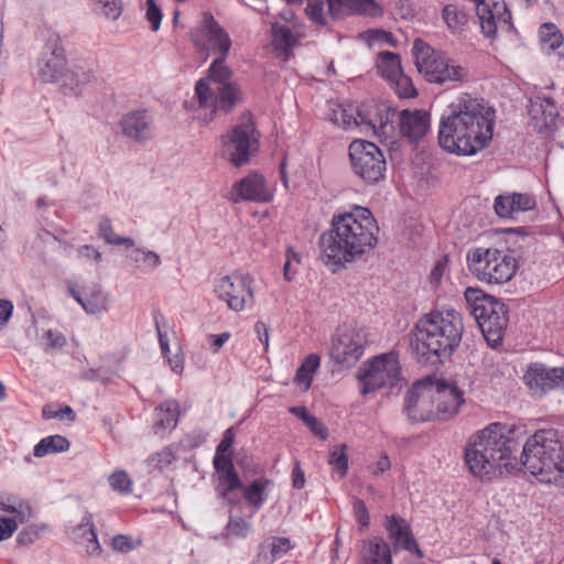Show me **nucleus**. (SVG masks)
I'll return each instance as SVG.
<instances>
[{
  "label": "nucleus",
  "mask_w": 564,
  "mask_h": 564,
  "mask_svg": "<svg viewBox=\"0 0 564 564\" xmlns=\"http://www.w3.org/2000/svg\"><path fill=\"white\" fill-rule=\"evenodd\" d=\"M520 429L491 423L473 434L465 448L468 470L480 479L511 474L520 465L543 484H558L564 478V448L555 430H540L522 446L520 460L514 455L520 445Z\"/></svg>",
  "instance_id": "obj_1"
},
{
  "label": "nucleus",
  "mask_w": 564,
  "mask_h": 564,
  "mask_svg": "<svg viewBox=\"0 0 564 564\" xmlns=\"http://www.w3.org/2000/svg\"><path fill=\"white\" fill-rule=\"evenodd\" d=\"M495 110L481 98L470 94L459 95L442 115L438 126V144L459 156L475 155L492 139Z\"/></svg>",
  "instance_id": "obj_2"
},
{
  "label": "nucleus",
  "mask_w": 564,
  "mask_h": 564,
  "mask_svg": "<svg viewBox=\"0 0 564 564\" xmlns=\"http://www.w3.org/2000/svg\"><path fill=\"white\" fill-rule=\"evenodd\" d=\"M378 231L367 208L356 206L351 212L335 214L330 229L318 239L319 259L332 272H337L373 249Z\"/></svg>",
  "instance_id": "obj_3"
},
{
  "label": "nucleus",
  "mask_w": 564,
  "mask_h": 564,
  "mask_svg": "<svg viewBox=\"0 0 564 564\" xmlns=\"http://www.w3.org/2000/svg\"><path fill=\"white\" fill-rule=\"evenodd\" d=\"M463 333V317L457 311L434 310L417 319L410 333V347L417 362L436 366L453 355Z\"/></svg>",
  "instance_id": "obj_4"
},
{
  "label": "nucleus",
  "mask_w": 564,
  "mask_h": 564,
  "mask_svg": "<svg viewBox=\"0 0 564 564\" xmlns=\"http://www.w3.org/2000/svg\"><path fill=\"white\" fill-rule=\"evenodd\" d=\"M465 300L481 333L491 347L501 344L508 327V307L478 289L467 288Z\"/></svg>",
  "instance_id": "obj_5"
},
{
  "label": "nucleus",
  "mask_w": 564,
  "mask_h": 564,
  "mask_svg": "<svg viewBox=\"0 0 564 564\" xmlns=\"http://www.w3.org/2000/svg\"><path fill=\"white\" fill-rule=\"evenodd\" d=\"M412 53L419 73L430 83H463L468 76L465 67L454 64L421 39L414 41Z\"/></svg>",
  "instance_id": "obj_6"
},
{
  "label": "nucleus",
  "mask_w": 564,
  "mask_h": 564,
  "mask_svg": "<svg viewBox=\"0 0 564 564\" xmlns=\"http://www.w3.org/2000/svg\"><path fill=\"white\" fill-rule=\"evenodd\" d=\"M468 269L476 278L488 284H502L517 271L516 259L496 248H474L467 253Z\"/></svg>",
  "instance_id": "obj_7"
},
{
  "label": "nucleus",
  "mask_w": 564,
  "mask_h": 564,
  "mask_svg": "<svg viewBox=\"0 0 564 564\" xmlns=\"http://www.w3.org/2000/svg\"><path fill=\"white\" fill-rule=\"evenodd\" d=\"M348 150L351 171L364 184L376 185L384 180L387 161L378 145L366 140H354Z\"/></svg>",
  "instance_id": "obj_8"
},
{
  "label": "nucleus",
  "mask_w": 564,
  "mask_h": 564,
  "mask_svg": "<svg viewBox=\"0 0 564 564\" xmlns=\"http://www.w3.org/2000/svg\"><path fill=\"white\" fill-rule=\"evenodd\" d=\"M195 96L199 108L208 111V115L204 117L206 122L212 121L217 111L228 113L243 100L242 90L238 83L207 87L206 83L197 82Z\"/></svg>",
  "instance_id": "obj_9"
},
{
  "label": "nucleus",
  "mask_w": 564,
  "mask_h": 564,
  "mask_svg": "<svg viewBox=\"0 0 564 564\" xmlns=\"http://www.w3.org/2000/svg\"><path fill=\"white\" fill-rule=\"evenodd\" d=\"M401 376V366L398 354L394 351L375 357L365 364L358 375L362 394H368L384 386H393Z\"/></svg>",
  "instance_id": "obj_10"
},
{
  "label": "nucleus",
  "mask_w": 564,
  "mask_h": 564,
  "mask_svg": "<svg viewBox=\"0 0 564 564\" xmlns=\"http://www.w3.org/2000/svg\"><path fill=\"white\" fill-rule=\"evenodd\" d=\"M253 282V278L248 273H231L215 282L214 292L229 310L241 312L254 303Z\"/></svg>",
  "instance_id": "obj_11"
},
{
  "label": "nucleus",
  "mask_w": 564,
  "mask_h": 564,
  "mask_svg": "<svg viewBox=\"0 0 564 564\" xmlns=\"http://www.w3.org/2000/svg\"><path fill=\"white\" fill-rule=\"evenodd\" d=\"M223 147L224 155L235 166H241L249 161L251 153L258 149V138L250 113L228 135L223 137Z\"/></svg>",
  "instance_id": "obj_12"
},
{
  "label": "nucleus",
  "mask_w": 564,
  "mask_h": 564,
  "mask_svg": "<svg viewBox=\"0 0 564 564\" xmlns=\"http://www.w3.org/2000/svg\"><path fill=\"white\" fill-rule=\"evenodd\" d=\"M67 66L65 48L61 36L51 32L36 62V78L44 83H56L63 78Z\"/></svg>",
  "instance_id": "obj_13"
},
{
  "label": "nucleus",
  "mask_w": 564,
  "mask_h": 564,
  "mask_svg": "<svg viewBox=\"0 0 564 564\" xmlns=\"http://www.w3.org/2000/svg\"><path fill=\"white\" fill-rule=\"evenodd\" d=\"M522 380L534 397H543L554 390L564 391V367H547L542 362H531Z\"/></svg>",
  "instance_id": "obj_14"
},
{
  "label": "nucleus",
  "mask_w": 564,
  "mask_h": 564,
  "mask_svg": "<svg viewBox=\"0 0 564 564\" xmlns=\"http://www.w3.org/2000/svg\"><path fill=\"white\" fill-rule=\"evenodd\" d=\"M404 412L412 422L436 420L431 378L416 381L405 393Z\"/></svg>",
  "instance_id": "obj_15"
},
{
  "label": "nucleus",
  "mask_w": 564,
  "mask_h": 564,
  "mask_svg": "<svg viewBox=\"0 0 564 564\" xmlns=\"http://www.w3.org/2000/svg\"><path fill=\"white\" fill-rule=\"evenodd\" d=\"M366 344L367 338L362 329L346 328L339 330L333 337L330 356L338 364L352 366L364 355Z\"/></svg>",
  "instance_id": "obj_16"
},
{
  "label": "nucleus",
  "mask_w": 564,
  "mask_h": 564,
  "mask_svg": "<svg viewBox=\"0 0 564 564\" xmlns=\"http://www.w3.org/2000/svg\"><path fill=\"white\" fill-rule=\"evenodd\" d=\"M436 420L446 421L455 416L464 404V392L455 384L431 379Z\"/></svg>",
  "instance_id": "obj_17"
},
{
  "label": "nucleus",
  "mask_w": 564,
  "mask_h": 564,
  "mask_svg": "<svg viewBox=\"0 0 564 564\" xmlns=\"http://www.w3.org/2000/svg\"><path fill=\"white\" fill-rule=\"evenodd\" d=\"M200 33L207 39L210 48L220 55H227L231 41L228 33L219 25L212 13H204L203 23L199 30L192 33V40L197 47H205L204 42L198 37Z\"/></svg>",
  "instance_id": "obj_18"
},
{
  "label": "nucleus",
  "mask_w": 564,
  "mask_h": 564,
  "mask_svg": "<svg viewBox=\"0 0 564 564\" xmlns=\"http://www.w3.org/2000/svg\"><path fill=\"white\" fill-rule=\"evenodd\" d=\"M528 111L533 128L538 132L553 130L560 116L555 101L545 95L532 97L529 100Z\"/></svg>",
  "instance_id": "obj_19"
},
{
  "label": "nucleus",
  "mask_w": 564,
  "mask_h": 564,
  "mask_svg": "<svg viewBox=\"0 0 564 564\" xmlns=\"http://www.w3.org/2000/svg\"><path fill=\"white\" fill-rule=\"evenodd\" d=\"M124 137L142 143L154 137V124L151 116L144 109L126 113L120 120Z\"/></svg>",
  "instance_id": "obj_20"
},
{
  "label": "nucleus",
  "mask_w": 564,
  "mask_h": 564,
  "mask_svg": "<svg viewBox=\"0 0 564 564\" xmlns=\"http://www.w3.org/2000/svg\"><path fill=\"white\" fill-rule=\"evenodd\" d=\"M230 199L234 203L240 200L268 202L271 199V195L265 191L263 177L254 173L235 184L230 192Z\"/></svg>",
  "instance_id": "obj_21"
},
{
  "label": "nucleus",
  "mask_w": 564,
  "mask_h": 564,
  "mask_svg": "<svg viewBox=\"0 0 564 564\" xmlns=\"http://www.w3.org/2000/svg\"><path fill=\"white\" fill-rule=\"evenodd\" d=\"M400 132L411 142H416L425 135L430 128V116L422 110H402L399 113Z\"/></svg>",
  "instance_id": "obj_22"
},
{
  "label": "nucleus",
  "mask_w": 564,
  "mask_h": 564,
  "mask_svg": "<svg viewBox=\"0 0 564 564\" xmlns=\"http://www.w3.org/2000/svg\"><path fill=\"white\" fill-rule=\"evenodd\" d=\"M387 531L389 538L393 541L394 546L402 547L410 552H415L419 557L423 556L422 551L417 546L410 524L400 517L391 516L388 518Z\"/></svg>",
  "instance_id": "obj_23"
},
{
  "label": "nucleus",
  "mask_w": 564,
  "mask_h": 564,
  "mask_svg": "<svg viewBox=\"0 0 564 564\" xmlns=\"http://www.w3.org/2000/svg\"><path fill=\"white\" fill-rule=\"evenodd\" d=\"M68 291L75 301L80 304V306L88 314H96L105 311L108 306V297L101 290L99 284H93L85 289L84 294H82L73 283H68Z\"/></svg>",
  "instance_id": "obj_24"
},
{
  "label": "nucleus",
  "mask_w": 564,
  "mask_h": 564,
  "mask_svg": "<svg viewBox=\"0 0 564 564\" xmlns=\"http://www.w3.org/2000/svg\"><path fill=\"white\" fill-rule=\"evenodd\" d=\"M218 477L217 490L221 498H227L235 490L242 488V482L235 469L232 459L213 462Z\"/></svg>",
  "instance_id": "obj_25"
},
{
  "label": "nucleus",
  "mask_w": 564,
  "mask_h": 564,
  "mask_svg": "<svg viewBox=\"0 0 564 564\" xmlns=\"http://www.w3.org/2000/svg\"><path fill=\"white\" fill-rule=\"evenodd\" d=\"M297 44L299 39L288 25L279 22L271 24V45L278 56H282L284 61H288Z\"/></svg>",
  "instance_id": "obj_26"
},
{
  "label": "nucleus",
  "mask_w": 564,
  "mask_h": 564,
  "mask_svg": "<svg viewBox=\"0 0 564 564\" xmlns=\"http://www.w3.org/2000/svg\"><path fill=\"white\" fill-rule=\"evenodd\" d=\"M154 414L153 430L155 434L172 431L176 427L180 419V403L176 400H165L154 409Z\"/></svg>",
  "instance_id": "obj_27"
},
{
  "label": "nucleus",
  "mask_w": 564,
  "mask_h": 564,
  "mask_svg": "<svg viewBox=\"0 0 564 564\" xmlns=\"http://www.w3.org/2000/svg\"><path fill=\"white\" fill-rule=\"evenodd\" d=\"M292 549L288 538L271 536L264 540L258 547L257 564H272Z\"/></svg>",
  "instance_id": "obj_28"
},
{
  "label": "nucleus",
  "mask_w": 564,
  "mask_h": 564,
  "mask_svg": "<svg viewBox=\"0 0 564 564\" xmlns=\"http://www.w3.org/2000/svg\"><path fill=\"white\" fill-rule=\"evenodd\" d=\"M360 557L362 564H392L390 546L380 538L364 541Z\"/></svg>",
  "instance_id": "obj_29"
},
{
  "label": "nucleus",
  "mask_w": 564,
  "mask_h": 564,
  "mask_svg": "<svg viewBox=\"0 0 564 564\" xmlns=\"http://www.w3.org/2000/svg\"><path fill=\"white\" fill-rule=\"evenodd\" d=\"M395 115V111H391L387 106H382L381 108H376V112H367L364 113L361 111L358 112V118L361 119V123L369 127L376 134H388L393 130L392 118Z\"/></svg>",
  "instance_id": "obj_30"
},
{
  "label": "nucleus",
  "mask_w": 564,
  "mask_h": 564,
  "mask_svg": "<svg viewBox=\"0 0 564 564\" xmlns=\"http://www.w3.org/2000/svg\"><path fill=\"white\" fill-rule=\"evenodd\" d=\"M272 486V481L267 477H258L248 486L242 485L243 499L254 511H258L267 500V491Z\"/></svg>",
  "instance_id": "obj_31"
},
{
  "label": "nucleus",
  "mask_w": 564,
  "mask_h": 564,
  "mask_svg": "<svg viewBox=\"0 0 564 564\" xmlns=\"http://www.w3.org/2000/svg\"><path fill=\"white\" fill-rule=\"evenodd\" d=\"M442 19L452 34L464 31L468 23L469 14L458 3H448L442 9Z\"/></svg>",
  "instance_id": "obj_32"
},
{
  "label": "nucleus",
  "mask_w": 564,
  "mask_h": 564,
  "mask_svg": "<svg viewBox=\"0 0 564 564\" xmlns=\"http://www.w3.org/2000/svg\"><path fill=\"white\" fill-rule=\"evenodd\" d=\"M377 68L379 74L390 83L403 73L400 55L389 51L378 54Z\"/></svg>",
  "instance_id": "obj_33"
},
{
  "label": "nucleus",
  "mask_w": 564,
  "mask_h": 564,
  "mask_svg": "<svg viewBox=\"0 0 564 564\" xmlns=\"http://www.w3.org/2000/svg\"><path fill=\"white\" fill-rule=\"evenodd\" d=\"M225 58L226 55L217 57L209 67L208 77L202 78L198 82L206 83L207 87L235 83L232 80V70L226 65Z\"/></svg>",
  "instance_id": "obj_34"
},
{
  "label": "nucleus",
  "mask_w": 564,
  "mask_h": 564,
  "mask_svg": "<svg viewBox=\"0 0 564 564\" xmlns=\"http://www.w3.org/2000/svg\"><path fill=\"white\" fill-rule=\"evenodd\" d=\"M63 82V88L65 89V94L70 93L76 96L80 95L85 87L95 80V75L93 72H85L83 69H73L69 72H65Z\"/></svg>",
  "instance_id": "obj_35"
},
{
  "label": "nucleus",
  "mask_w": 564,
  "mask_h": 564,
  "mask_svg": "<svg viewBox=\"0 0 564 564\" xmlns=\"http://www.w3.org/2000/svg\"><path fill=\"white\" fill-rule=\"evenodd\" d=\"M69 441L59 434L51 435L42 438L33 449L35 457H44L50 454L63 453L68 451Z\"/></svg>",
  "instance_id": "obj_36"
},
{
  "label": "nucleus",
  "mask_w": 564,
  "mask_h": 564,
  "mask_svg": "<svg viewBox=\"0 0 564 564\" xmlns=\"http://www.w3.org/2000/svg\"><path fill=\"white\" fill-rule=\"evenodd\" d=\"M319 357L315 354L308 355L295 373V381L299 384H303L304 389L307 390L313 381V373L319 366Z\"/></svg>",
  "instance_id": "obj_37"
},
{
  "label": "nucleus",
  "mask_w": 564,
  "mask_h": 564,
  "mask_svg": "<svg viewBox=\"0 0 564 564\" xmlns=\"http://www.w3.org/2000/svg\"><path fill=\"white\" fill-rule=\"evenodd\" d=\"M540 41L551 51L557 50L563 44V34L554 23H543L539 29Z\"/></svg>",
  "instance_id": "obj_38"
},
{
  "label": "nucleus",
  "mask_w": 564,
  "mask_h": 564,
  "mask_svg": "<svg viewBox=\"0 0 564 564\" xmlns=\"http://www.w3.org/2000/svg\"><path fill=\"white\" fill-rule=\"evenodd\" d=\"M99 235L109 245H124L127 247H133L134 245L131 238L120 237L116 235L111 225V220L109 218H104L99 223Z\"/></svg>",
  "instance_id": "obj_39"
},
{
  "label": "nucleus",
  "mask_w": 564,
  "mask_h": 564,
  "mask_svg": "<svg viewBox=\"0 0 564 564\" xmlns=\"http://www.w3.org/2000/svg\"><path fill=\"white\" fill-rule=\"evenodd\" d=\"M350 14L357 13L367 17H380L383 10L376 0H349Z\"/></svg>",
  "instance_id": "obj_40"
},
{
  "label": "nucleus",
  "mask_w": 564,
  "mask_h": 564,
  "mask_svg": "<svg viewBox=\"0 0 564 564\" xmlns=\"http://www.w3.org/2000/svg\"><path fill=\"white\" fill-rule=\"evenodd\" d=\"M226 536L245 539L251 531V524L239 516H229V521L225 528Z\"/></svg>",
  "instance_id": "obj_41"
},
{
  "label": "nucleus",
  "mask_w": 564,
  "mask_h": 564,
  "mask_svg": "<svg viewBox=\"0 0 564 564\" xmlns=\"http://www.w3.org/2000/svg\"><path fill=\"white\" fill-rule=\"evenodd\" d=\"M235 430L229 427L224 432L220 443L216 447V453L213 462H221L223 459H232L231 446L235 441Z\"/></svg>",
  "instance_id": "obj_42"
},
{
  "label": "nucleus",
  "mask_w": 564,
  "mask_h": 564,
  "mask_svg": "<svg viewBox=\"0 0 564 564\" xmlns=\"http://www.w3.org/2000/svg\"><path fill=\"white\" fill-rule=\"evenodd\" d=\"M346 445L340 444L336 446L329 455L328 463L333 466V468L343 478L346 476L348 470V456L345 453Z\"/></svg>",
  "instance_id": "obj_43"
},
{
  "label": "nucleus",
  "mask_w": 564,
  "mask_h": 564,
  "mask_svg": "<svg viewBox=\"0 0 564 564\" xmlns=\"http://www.w3.org/2000/svg\"><path fill=\"white\" fill-rule=\"evenodd\" d=\"M175 460V455L170 447H164L160 452L151 455L147 459V465L151 469L162 470Z\"/></svg>",
  "instance_id": "obj_44"
},
{
  "label": "nucleus",
  "mask_w": 564,
  "mask_h": 564,
  "mask_svg": "<svg viewBox=\"0 0 564 564\" xmlns=\"http://www.w3.org/2000/svg\"><path fill=\"white\" fill-rule=\"evenodd\" d=\"M305 13L313 23L319 26H325L328 23L324 12V0H307Z\"/></svg>",
  "instance_id": "obj_45"
},
{
  "label": "nucleus",
  "mask_w": 564,
  "mask_h": 564,
  "mask_svg": "<svg viewBox=\"0 0 564 564\" xmlns=\"http://www.w3.org/2000/svg\"><path fill=\"white\" fill-rule=\"evenodd\" d=\"M108 481L115 491L122 495H128L132 491V480L124 470H116L109 476Z\"/></svg>",
  "instance_id": "obj_46"
},
{
  "label": "nucleus",
  "mask_w": 564,
  "mask_h": 564,
  "mask_svg": "<svg viewBox=\"0 0 564 564\" xmlns=\"http://www.w3.org/2000/svg\"><path fill=\"white\" fill-rule=\"evenodd\" d=\"M135 264L142 263L145 268L155 269L161 264L160 256L154 251L134 249L130 254Z\"/></svg>",
  "instance_id": "obj_47"
},
{
  "label": "nucleus",
  "mask_w": 564,
  "mask_h": 564,
  "mask_svg": "<svg viewBox=\"0 0 564 564\" xmlns=\"http://www.w3.org/2000/svg\"><path fill=\"white\" fill-rule=\"evenodd\" d=\"M511 204L513 205V213L532 210L536 206L533 196L521 193L508 194Z\"/></svg>",
  "instance_id": "obj_48"
},
{
  "label": "nucleus",
  "mask_w": 564,
  "mask_h": 564,
  "mask_svg": "<svg viewBox=\"0 0 564 564\" xmlns=\"http://www.w3.org/2000/svg\"><path fill=\"white\" fill-rule=\"evenodd\" d=\"M46 527L45 525H28L25 527L24 529H22L18 536H17V542L18 544L20 545H24V546H28V545H31L33 544L35 541H37L41 536V533L43 530H45Z\"/></svg>",
  "instance_id": "obj_49"
},
{
  "label": "nucleus",
  "mask_w": 564,
  "mask_h": 564,
  "mask_svg": "<svg viewBox=\"0 0 564 564\" xmlns=\"http://www.w3.org/2000/svg\"><path fill=\"white\" fill-rule=\"evenodd\" d=\"M301 263V256L293 248H288L286 260L283 267V274L286 281H292L296 273L297 267Z\"/></svg>",
  "instance_id": "obj_50"
},
{
  "label": "nucleus",
  "mask_w": 564,
  "mask_h": 564,
  "mask_svg": "<svg viewBox=\"0 0 564 564\" xmlns=\"http://www.w3.org/2000/svg\"><path fill=\"white\" fill-rule=\"evenodd\" d=\"M391 84L394 85L395 93L401 98H411L416 96V90L412 84L411 78L405 76L403 73Z\"/></svg>",
  "instance_id": "obj_51"
},
{
  "label": "nucleus",
  "mask_w": 564,
  "mask_h": 564,
  "mask_svg": "<svg viewBox=\"0 0 564 564\" xmlns=\"http://www.w3.org/2000/svg\"><path fill=\"white\" fill-rule=\"evenodd\" d=\"M332 119L336 124L341 126L344 129H348L351 126L362 124L360 118H355L351 113H348V111L343 107L334 109Z\"/></svg>",
  "instance_id": "obj_52"
},
{
  "label": "nucleus",
  "mask_w": 564,
  "mask_h": 564,
  "mask_svg": "<svg viewBox=\"0 0 564 564\" xmlns=\"http://www.w3.org/2000/svg\"><path fill=\"white\" fill-rule=\"evenodd\" d=\"M42 415L46 420L58 419L64 420L65 417L68 421L74 422L76 419V414L74 410L69 405H65L59 410H54L51 405H45L42 410Z\"/></svg>",
  "instance_id": "obj_53"
},
{
  "label": "nucleus",
  "mask_w": 564,
  "mask_h": 564,
  "mask_svg": "<svg viewBox=\"0 0 564 564\" xmlns=\"http://www.w3.org/2000/svg\"><path fill=\"white\" fill-rule=\"evenodd\" d=\"M513 205L511 204L508 194L498 195L495 198L494 208L499 217L510 218L513 217Z\"/></svg>",
  "instance_id": "obj_54"
},
{
  "label": "nucleus",
  "mask_w": 564,
  "mask_h": 564,
  "mask_svg": "<svg viewBox=\"0 0 564 564\" xmlns=\"http://www.w3.org/2000/svg\"><path fill=\"white\" fill-rule=\"evenodd\" d=\"M147 20L151 24L152 31H158L162 21V11L158 7L155 0H147Z\"/></svg>",
  "instance_id": "obj_55"
},
{
  "label": "nucleus",
  "mask_w": 564,
  "mask_h": 564,
  "mask_svg": "<svg viewBox=\"0 0 564 564\" xmlns=\"http://www.w3.org/2000/svg\"><path fill=\"white\" fill-rule=\"evenodd\" d=\"M328 14L333 19H339L350 14L349 0H327Z\"/></svg>",
  "instance_id": "obj_56"
},
{
  "label": "nucleus",
  "mask_w": 564,
  "mask_h": 564,
  "mask_svg": "<svg viewBox=\"0 0 564 564\" xmlns=\"http://www.w3.org/2000/svg\"><path fill=\"white\" fill-rule=\"evenodd\" d=\"M98 3L102 6L104 14L111 19L117 20L122 12V1L121 0H98Z\"/></svg>",
  "instance_id": "obj_57"
},
{
  "label": "nucleus",
  "mask_w": 564,
  "mask_h": 564,
  "mask_svg": "<svg viewBox=\"0 0 564 564\" xmlns=\"http://www.w3.org/2000/svg\"><path fill=\"white\" fill-rule=\"evenodd\" d=\"M448 264V256H443L433 268L431 275H430V282L433 286H438V284L442 281V278L444 275V272L447 269Z\"/></svg>",
  "instance_id": "obj_58"
},
{
  "label": "nucleus",
  "mask_w": 564,
  "mask_h": 564,
  "mask_svg": "<svg viewBox=\"0 0 564 564\" xmlns=\"http://www.w3.org/2000/svg\"><path fill=\"white\" fill-rule=\"evenodd\" d=\"M0 510L10 513H17V517L21 523L25 522L31 517V508L24 503H20L18 508L6 503H0Z\"/></svg>",
  "instance_id": "obj_59"
},
{
  "label": "nucleus",
  "mask_w": 564,
  "mask_h": 564,
  "mask_svg": "<svg viewBox=\"0 0 564 564\" xmlns=\"http://www.w3.org/2000/svg\"><path fill=\"white\" fill-rule=\"evenodd\" d=\"M18 529V522L12 518H0V541L8 540Z\"/></svg>",
  "instance_id": "obj_60"
},
{
  "label": "nucleus",
  "mask_w": 564,
  "mask_h": 564,
  "mask_svg": "<svg viewBox=\"0 0 564 564\" xmlns=\"http://www.w3.org/2000/svg\"><path fill=\"white\" fill-rule=\"evenodd\" d=\"M354 512H355L357 522L361 527H367L369 524V519H370L369 513H368L367 507L362 500H360V499L355 500Z\"/></svg>",
  "instance_id": "obj_61"
},
{
  "label": "nucleus",
  "mask_w": 564,
  "mask_h": 564,
  "mask_svg": "<svg viewBox=\"0 0 564 564\" xmlns=\"http://www.w3.org/2000/svg\"><path fill=\"white\" fill-rule=\"evenodd\" d=\"M87 532V545L86 552L89 555H99L101 553V546L97 539V533L95 529H85Z\"/></svg>",
  "instance_id": "obj_62"
},
{
  "label": "nucleus",
  "mask_w": 564,
  "mask_h": 564,
  "mask_svg": "<svg viewBox=\"0 0 564 564\" xmlns=\"http://www.w3.org/2000/svg\"><path fill=\"white\" fill-rule=\"evenodd\" d=\"M111 546L119 552H129L133 549L132 541L129 536L117 534L111 540Z\"/></svg>",
  "instance_id": "obj_63"
},
{
  "label": "nucleus",
  "mask_w": 564,
  "mask_h": 564,
  "mask_svg": "<svg viewBox=\"0 0 564 564\" xmlns=\"http://www.w3.org/2000/svg\"><path fill=\"white\" fill-rule=\"evenodd\" d=\"M306 426L310 427L311 432L318 436L321 440H326L328 437V430L323 422H321L314 415L307 422Z\"/></svg>",
  "instance_id": "obj_64"
}]
</instances>
